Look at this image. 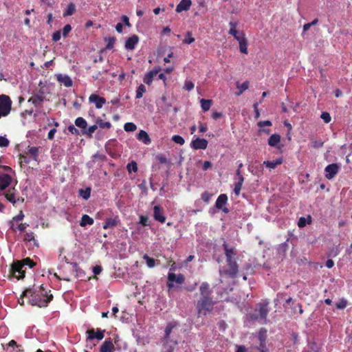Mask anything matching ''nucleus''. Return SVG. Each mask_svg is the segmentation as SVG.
Segmentation results:
<instances>
[{
	"instance_id": "f257e3e1",
	"label": "nucleus",
	"mask_w": 352,
	"mask_h": 352,
	"mask_svg": "<svg viewBox=\"0 0 352 352\" xmlns=\"http://www.w3.org/2000/svg\"><path fill=\"white\" fill-rule=\"evenodd\" d=\"M50 293V290L47 292L43 285L32 288H27L22 293V297H26L28 302L33 306L38 307H46L48 304L53 300V295Z\"/></svg>"
},
{
	"instance_id": "f03ea898",
	"label": "nucleus",
	"mask_w": 352,
	"mask_h": 352,
	"mask_svg": "<svg viewBox=\"0 0 352 352\" xmlns=\"http://www.w3.org/2000/svg\"><path fill=\"white\" fill-rule=\"evenodd\" d=\"M222 246L226 256V266L222 271L220 270V273L231 278H234L238 274L239 267L236 261V252L233 247L229 246L226 241Z\"/></svg>"
},
{
	"instance_id": "7ed1b4c3",
	"label": "nucleus",
	"mask_w": 352,
	"mask_h": 352,
	"mask_svg": "<svg viewBox=\"0 0 352 352\" xmlns=\"http://www.w3.org/2000/svg\"><path fill=\"white\" fill-rule=\"evenodd\" d=\"M36 263L30 258H25L21 261L14 262L10 270V277L15 278L16 280L23 279L25 277L27 266L32 268Z\"/></svg>"
},
{
	"instance_id": "20e7f679",
	"label": "nucleus",
	"mask_w": 352,
	"mask_h": 352,
	"mask_svg": "<svg viewBox=\"0 0 352 352\" xmlns=\"http://www.w3.org/2000/svg\"><path fill=\"white\" fill-rule=\"evenodd\" d=\"M214 304L212 297L200 298L196 303L198 314L206 316L208 312L212 311Z\"/></svg>"
},
{
	"instance_id": "39448f33",
	"label": "nucleus",
	"mask_w": 352,
	"mask_h": 352,
	"mask_svg": "<svg viewBox=\"0 0 352 352\" xmlns=\"http://www.w3.org/2000/svg\"><path fill=\"white\" fill-rule=\"evenodd\" d=\"M12 107V100L10 98L6 95L0 96V118L1 117L7 116L10 111Z\"/></svg>"
},
{
	"instance_id": "423d86ee",
	"label": "nucleus",
	"mask_w": 352,
	"mask_h": 352,
	"mask_svg": "<svg viewBox=\"0 0 352 352\" xmlns=\"http://www.w3.org/2000/svg\"><path fill=\"white\" fill-rule=\"evenodd\" d=\"M268 301H265L261 303H258L256 305V308L255 309L256 312H258V315L255 316L254 319L256 320H265V323H267V316L269 313L268 309Z\"/></svg>"
},
{
	"instance_id": "0eeeda50",
	"label": "nucleus",
	"mask_w": 352,
	"mask_h": 352,
	"mask_svg": "<svg viewBox=\"0 0 352 352\" xmlns=\"http://www.w3.org/2000/svg\"><path fill=\"white\" fill-rule=\"evenodd\" d=\"M185 281V276L182 274H175L174 273H168L167 277L166 286L168 289L175 287L174 283L177 284H183Z\"/></svg>"
},
{
	"instance_id": "6e6552de",
	"label": "nucleus",
	"mask_w": 352,
	"mask_h": 352,
	"mask_svg": "<svg viewBox=\"0 0 352 352\" xmlns=\"http://www.w3.org/2000/svg\"><path fill=\"white\" fill-rule=\"evenodd\" d=\"M45 98V92L42 89L34 91L28 102H31L35 107H41Z\"/></svg>"
},
{
	"instance_id": "1a4fd4ad",
	"label": "nucleus",
	"mask_w": 352,
	"mask_h": 352,
	"mask_svg": "<svg viewBox=\"0 0 352 352\" xmlns=\"http://www.w3.org/2000/svg\"><path fill=\"white\" fill-rule=\"evenodd\" d=\"M3 192V195L5 196L6 199L13 205H14L17 201L23 202L24 201L23 198L16 197V189L14 186L9 188Z\"/></svg>"
},
{
	"instance_id": "9d476101",
	"label": "nucleus",
	"mask_w": 352,
	"mask_h": 352,
	"mask_svg": "<svg viewBox=\"0 0 352 352\" xmlns=\"http://www.w3.org/2000/svg\"><path fill=\"white\" fill-rule=\"evenodd\" d=\"M12 177L8 173L0 172V191L8 188L12 182Z\"/></svg>"
},
{
	"instance_id": "9b49d317",
	"label": "nucleus",
	"mask_w": 352,
	"mask_h": 352,
	"mask_svg": "<svg viewBox=\"0 0 352 352\" xmlns=\"http://www.w3.org/2000/svg\"><path fill=\"white\" fill-rule=\"evenodd\" d=\"M228 202V196L226 194H221L215 203V207L225 213L229 212V209L226 206Z\"/></svg>"
},
{
	"instance_id": "f8f14e48",
	"label": "nucleus",
	"mask_w": 352,
	"mask_h": 352,
	"mask_svg": "<svg viewBox=\"0 0 352 352\" xmlns=\"http://www.w3.org/2000/svg\"><path fill=\"white\" fill-rule=\"evenodd\" d=\"M105 330H101L98 329L96 332L94 329H91L87 331L86 333L87 335V341L91 340L94 339H97L98 340H101L103 339L104 336Z\"/></svg>"
},
{
	"instance_id": "ddd939ff",
	"label": "nucleus",
	"mask_w": 352,
	"mask_h": 352,
	"mask_svg": "<svg viewBox=\"0 0 352 352\" xmlns=\"http://www.w3.org/2000/svg\"><path fill=\"white\" fill-rule=\"evenodd\" d=\"M340 166L338 164H329L324 168L325 177L328 179H333L338 173Z\"/></svg>"
},
{
	"instance_id": "4468645a",
	"label": "nucleus",
	"mask_w": 352,
	"mask_h": 352,
	"mask_svg": "<svg viewBox=\"0 0 352 352\" xmlns=\"http://www.w3.org/2000/svg\"><path fill=\"white\" fill-rule=\"evenodd\" d=\"M229 25L230 27L229 34L232 35L238 42L241 41V38H245V34L243 32H239L236 30V22L230 21Z\"/></svg>"
},
{
	"instance_id": "2eb2a0df",
	"label": "nucleus",
	"mask_w": 352,
	"mask_h": 352,
	"mask_svg": "<svg viewBox=\"0 0 352 352\" xmlns=\"http://www.w3.org/2000/svg\"><path fill=\"white\" fill-rule=\"evenodd\" d=\"M208 142L207 140L197 138L191 142L190 146L193 149L195 150L206 149L208 146Z\"/></svg>"
},
{
	"instance_id": "dca6fc26",
	"label": "nucleus",
	"mask_w": 352,
	"mask_h": 352,
	"mask_svg": "<svg viewBox=\"0 0 352 352\" xmlns=\"http://www.w3.org/2000/svg\"><path fill=\"white\" fill-rule=\"evenodd\" d=\"M89 101L91 103H94L96 109H101L106 103V99L104 98L94 94L90 95Z\"/></svg>"
},
{
	"instance_id": "f3484780",
	"label": "nucleus",
	"mask_w": 352,
	"mask_h": 352,
	"mask_svg": "<svg viewBox=\"0 0 352 352\" xmlns=\"http://www.w3.org/2000/svg\"><path fill=\"white\" fill-rule=\"evenodd\" d=\"M153 218L155 220L164 223L166 221V217L164 214V209L160 206H155L153 208Z\"/></svg>"
},
{
	"instance_id": "a211bd4d",
	"label": "nucleus",
	"mask_w": 352,
	"mask_h": 352,
	"mask_svg": "<svg viewBox=\"0 0 352 352\" xmlns=\"http://www.w3.org/2000/svg\"><path fill=\"white\" fill-rule=\"evenodd\" d=\"M199 293L201 298L212 297V290L207 282H203L199 287Z\"/></svg>"
},
{
	"instance_id": "6ab92c4d",
	"label": "nucleus",
	"mask_w": 352,
	"mask_h": 352,
	"mask_svg": "<svg viewBox=\"0 0 352 352\" xmlns=\"http://www.w3.org/2000/svg\"><path fill=\"white\" fill-rule=\"evenodd\" d=\"M160 67H156L153 70L146 73L143 78L144 82L148 85H150L153 80L154 76L157 74V73L160 72Z\"/></svg>"
},
{
	"instance_id": "aec40b11",
	"label": "nucleus",
	"mask_w": 352,
	"mask_h": 352,
	"mask_svg": "<svg viewBox=\"0 0 352 352\" xmlns=\"http://www.w3.org/2000/svg\"><path fill=\"white\" fill-rule=\"evenodd\" d=\"M119 223H120V219H119L118 216H116L114 218H107L105 220L102 228L104 230L113 228L116 227Z\"/></svg>"
},
{
	"instance_id": "412c9836",
	"label": "nucleus",
	"mask_w": 352,
	"mask_h": 352,
	"mask_svg": "<svg viewBox=\"0 0 352 352\" xmlns=\"http://www.w3.org/2000/svg\"><path fill=\"white\" fill-rule=\"evenodd\" d=\"M139 37L134 34L129 37L125 42V48L129 50H133L135 49L136 45L138 43Z\"/></svg>"
},
{
	"instance_id": "4be33fe9",
	"label": "nucleus",
	"mask_w": 352,
	"mask_h": 352,
	"mask_svg": "<svg viewBox=\"0 0 352 352\" xmlns=\"http://www.w3.org/2000/svg\"><path fill=\"white\" fill-rule=\"evenodd\" d=\"M100 352H114V345L110 338L105 340L101 344Z\"/></svg>"
},
{
	"instance_id": "5701e85b",
	"label": "nucleus",
	"mask_w": 352,
	"mask_h": 352,
	"mask_svg": "<svg viewBox=\"0 0 352 352\" xmlns=\"http://www.w3.org/2000/svg\"><path fill=\"white\" fill-rule=\"evenodd\" d=\"M192 4L191 0H182L177 6L175 11L181 12L182 11H187L190 9Z\"/></svg>"
},
{
	"instance_id": "b1692460",
	"label": "nucleus",
	"mask_w": 352,
	"mask_h": 352,
	"mask_svg": "<svg viewBox=\"0 0 352 352\" xmlns=\"http://www.w3.org/2000/svg\"><path fill=\"white\" fill-rule=\"evenodd\" d=\"M283 163V158L279 157L272 161H264L263 165L265 166L267 168L271 169H274L277 166L280 165Z\"/></svg>"
},
{
	"instance_id": "393cba45",
	"label": "nucleus",
	"mask_w": 352,
	"mask_h": 352,
	"mask_svg": "<svg viewBox=\"0 0 352 352\" xmlns=\"http://www.w3.org/2000/svg\"><path fill=\"white\" fill-rule=\"evenodd\" d=\"M57 80L63 84L66 87H70L73 85L72 80L67 75L58 74L57 76Z\"/></svg>"
},
{
	"instance_id": "a878e982",
	"label": "nucleus",
	"mask_w": 352,
	"mask_h": 352,
	"mask_svg": "<svg viewBox=\"0 0 352 352\" xmlns=\"http://www.w3.org/2000/svg\"><path fill=\"white\" fill-rule=\"evenodd\" d=\"M280 142V135L275 133L272 134L268 139V144L272 147L280 148L278 144Z\"/></svg>"
},
{
	"instance_id": "bb28decb",
	"label": "nucleus",
	"mask_w": 352,
	"mask_h": 352,
	"mask_svg": "<svg viewBox=\"0 0 352 352\" xmlns=\"http://www.w3.org/2000/svg\"><path fill=\"white\" fill-rule=\"evenodd\" d=\"M175 327V325L173 323H168L167 326L165 328L164 331V343L167 344H172L171 342H170V335L173 331V329Z\"/></svg>"
},
{
	"instance_id": "cd10ccee",
	"label": "nucleus",
	"mask_w": 352,
	"mask_h": 352,
	"mask_svg": "<svg viewBox=\"0 0 352 352\" xmlns=\"http://www.w3.org/2000/svg\"><path fill=\"white\" fill-rule=\"evenodd\" d=\"M138 140L145 144H149L151 142L148 133L144 130H141L138 134Z\"/></svg>"
},
{
	"instance_id": "c85d7f7f",
	"label": "nucleus",
	"mask_w": 352,
	"mask_h": 352,
	"mask_svg": "<svg viewBox=\"0 0 352 352\" xmlns=\"http://www.w3.org/2000/svg\"><path fill=\"white\" fill-rule=\"evenodd\" d=\"M244 182L243 176L238 177V182L234 183V192L236 196L240 195V192L242 188V186Z\"/></svg>"
},
{
	"instance_id": "c756f323",
	"label": "nucleus",
	"mask_w": 352,
	"mask_h": 352,
	"mask_svg": "<svg viewBox=\"0 0 352 352\" xmlns=\"http://www.w3.org/2000/svg\"><path fill=\"white\" fill-rule=\"evenodd\" d=\"M94 222L93 218L90 217L88 214H83L80 222V226L81 227H85L87 225L91 226L94 224Z\"/></svg>"
},
{
	"instance_id": "7c9ffc66",
	"label": "nucleus",
	"mask_w": 352,
	"mask_h": 352,
	"mask_svg": "<svg viewBox=\"0 0 352 352\" xmlns=\"http://www.w3.org/2000/svg\"><path fill=\"white\" fill-rule=\"evenodd\" d=\"M236 88L239 89L237 92H236V96H240L243 94V91L247 90L249 88V82L245 81L242 84L239 82H236Z\"/></svg>"
},
{
	"instance_id": "2f4dec72",
	"label": "nucleus",
	"mask_w": 352,
	"mask_h": 352,
	"mask_svg": "<svg viewBox=\"0 0 352 352\" xmlns=\"http://www.w3.org/2000/svg\"><path fill=\"white\" fill-rule=\"evenodd\" d=\"M75 12H76L75 5L73 3H70L68 4V6H67V8L65 9V10L64 11L63 15L64 17H66L68 16H72V14H74Z\"/></svg>"
},
{
	"instance_id": "473e14b6",
	"label": "nucleus",
	"mask_w": 352,
	"mask_h": 352,
	"mask_svg": "<svg viewBox=\"0 0 352 352\" xmlns=\"http://www.w3.org/2000/svg\"><path fill=\"white\" fill-rule=\"evenodd\" d=\"M239 50L241 53L247 54L248 53V41L246 38H241V41H239Z\"/></svg>"
},
{
	"instance_id": "72a5a7b5",
	"label": "nucleus",
	"mask_w": 352,
	"mask_h": 352,
	"mask_svg": "<svg viewBox=\"0 0 352 352\" xmlns=\"http://www.w3.org/2000/svg\"><path fill=\"white\" fill-rule=\"evenodd\" d=\"M75 124L82 129H86L87 126V121L82 117H78L76 119Z\"/></svg>"
},
{
	"instance_id": "f704fd0d",
	"label": "nucleus",
	"mask_w": 352,
	"mask_h": 352,
	"mask_svg": "<svg viewBox=\"0 0 352 352\" xmlns=\"http://www.w3.org/2000/svg\"><path fill=\"white\" fill-rule=\"evenodd\" d=\"M201 107L204 111H207L210 109L212 105V100L201 99L200 100Z\"/></svg>"
},
{
	"instance_id": "c9c22d12",
	"label": "nucleus",
	"mask_w": 352,
	"mask_h": 352,
	"mask_svg": "<svg viewBox=\"0 0 352 352\" xmlns=\"http://www.w3.org/2000/svg\"><path fill=\"white\" fill-rule=\"evenodd\" d=\"M96 122V125H98V127H100V129H110L111 127V122H104L100 118H97Z\"/></svg>"
},
{
	"instance_id": "e433bc0d",
	"label": "nucleus",
	"mask_w": 352,
	"mask_h": 352,
	"mask_svg": "<svg viewBox=\"0 0 352 352\" xmlns=\"http://www.w3.org/2000/svg\"><path fill=\"white\" fill-rule=\"evenodd\" d=\"M91 188L87 187L85 189L79 190V195L84 199L87 200L91 196Z\"/></svg>"
},
{
	"instance_id": "4c0bfd02",
	"label": "nucleus",
	"mask_w": 352,
	"mask_h": 352,
	"mask_svg": "<svg viewBox=\"0 0 352 352\" xmlns=\"http://www.w3.org/2000/svg\"><path fill=\"white\" fill-rule=\"evenodd\" d=\"M177 344V342H173V344L164 343L162 352H174L175 346Z\"/></svg>"
},
{
	"instance_id": "58836bf2",
	"label": "nucleus",
	"mask_w": 352,
	"mask_h": 352,
	"mask_svg": "<svg viewBox=\"0 0 352 352\" xmlns=\"http://www.w3.org/2000/svg\"><path fill=\"white\" fill-rule=\"evenodd\" d=\"M28 153L32 157L34 160L37 161L38 157V147H30L28 150Z\"/></svg>"
},
{
	"instance_id": "ea45409f",
	"label": "nucleus",
	"mask_w": 352,
	"mask_h": 352,
	"mask_svg": "<svg viewBox=\"0 0 352 352\" xmlns=\"http://www.w3.org/2000/svg\"><path fill=\"white\" fill-rule=\"evenodd\" d=\"M104 41L107 43L106 49L111 50L114 47L116 38L115 37H108L105 38Z\"/></svg>"
},
{
	"instance_id": "a19ab883",
	"label": "nucleus",
	"mask_w": 352,
	"mask_h": 352,
	"mask_svg": "<svg viewBox=\"0 0 352 352\" xmlns=\"http://www.w3.org/2000/svg\"><path fill=\"white\" fill-rule=\"evenodd\" d=\"M98 128V125L94 124L90 126L86 131H82V134L86 135L87 136L91 138L92 137L93 133L96 131Z\"/></svg>"
},
{
	"instance_id": "79ce46f5",
	"label": "nucleus",
	"mask_w": 352,
	"mask_h": 352,
	"mask_svg": "<svg viewBox=\"0 0 352 352\" xmlns=\"http://www.w3.org/2000/svg\"><path fill=\"white\" fill-rule=\"evenodd\" d=\"M146 92V87L144 85H140L136 90L135 98L140 99L143 96V94Z\"/></svg>"
},
{
	"instance_id": "37998d69",
	"label": "nucleus",
	"mask_w": 352,
	"mask_h": 352,
	"mask_svg": "<svg viewBox=\"0 0 352 352\" xmlns=\"http://www.w3.org/2000/svg\"><path fill=\"white\" fill-rule=\"evenodd\" d=\"M143 258L146 261L148 267L152 268L155 267V260L154 258L149 257L147 254H144Z\"/></svg>"
},
{
	"instance_id": "c03bdc74",
	"label": "nucleus",
	"mask_w": 352,
	"mask_h": 352,
	"mask_svg": "<svg viewBox=\"0 0 352 352\" xmlns=\"http://www.w3.org/2000/svg\"><path fill=\"white\" fill-rule=\"evenodd\" d=\"M124 129L127 132H133L137 129L136 125L133 122H126L124 125Z\"/></svg>"
},
{
	"instance_id": "a18cd8bd",
	"label": "nucleus",
	"mask_w": 352,
	"mask_h": 352,
	"mask_svg": "<svg viewBox=\"0 0 352 352\" xmlns=\"http://www.w3.org/2000/svg\"><path fill=\"white\" fill-rule=\"evenodd\" d=\"M126 168L129 173H135L138 171V164L135 162L133 161L127 164Z\"/></svg>"
},
{
	"instance_id": "49530a36",
	"label": "nucleus",
	"mask_w": 352,
	"mask_h": 352,
	"mask_svg": "<svg viewBox=\"0 0 352 352\" xmlns=\"http://www.w3.org/2000/svg\"><path fill=\"white\" fill-rule=\"evenodd\" d=\"M339 246H340V245L333 246L329 250L328 256H333V257H335V256H338L339 254V253H340V248H339Z\"/></svg>"
},
{
	"instance_id": "de8ad7c7",
	"label": "nucleus",
	"mask_w": 352,
	"mask_h": 352,
	"mask_svg": "<svg viewBox=\"0 0 352 352\" xmlns=\"http://www.w3.org/2000/svg\"><path fill=\"white\" fill-rule=\"evenodd\" d=\"M24 240L27 241H33L34 245H36V240L34 238V234L32 232H26L25 234Z\"/></svg>"
},
{
	"instance_id": "09e8293b",
	"label": "nucleus",
	"mask_w": 352,
	"mask_h": 352,
	"mask_svg": "<svg viewBox=\"0 0 352 352\" xmlns=\"http://www.w3.org/2000/svg\"><path fill=\"white\" fill-rule=\"evenodd\" d=\"M309 220L307 221L305 217H300L298 222V227L304 228L305 226H306L307 224H309L311 222L310 216H309Z\"/></svg>"
},
{
	"instance_id": "8fccbe9b",
	"label": "nucleus",
	"mask_w": 352,
	"mask_h": 352,
	"mask_svg": "<svg viewBox=\"0 0 352 352\" xmlns=\"http://www.w3.org/2000/svg\"><path fill=\"white\" fill-rule=\"evenodd\" d=\"M172 140L179 145H183L185 143L184 139L179 135H175L172 137Z\"/></svg>"
},
{
	"instance_id": "3c124183",
	"label": "nucleus",
	"mask_w": 352,
	"mask_h": 352,
	"mask_svg": "<svg viewBox=\"0 0 352 352\" xmlns=\"http://www.w3.org/2000/svg\"><path fill=\"white\" fill-rule=\"evenodd\" d=\"M183 41L186 44H191L195 41V38L192 37V33L190 32H188L186 33V35Z\"/></svg>"
},
{
	"instance_id": "603ef678",
	"label": "nucleus",
	"mask_w": 352,
	"mask_h": 352,
	"mask_svg": "<svg viewBox=\"0 0 352 352\" xmlns=\"http://www.w3.org/2000/svg\"><path fill=\"white\" fill-rule=\"evenodd\" d=\"M10 144L9 140L5 136H0V147H8Z\"/></svg>"
},
{
	"instance_id": "864d4df0",
	"label": "nucleus",
	"mask_w": 352,
	"mask_h": 352,
	"mask_svg": "<svg viewBox=\"0 0 352 352\" xmlns=\"http://www.w3.org/2000/svg\"><path fill=\"white\" fill-rule=\"evenodd\" d=\"M320 118L327 124L329 123L331 120V117L328 112H322L320 116Z\"/></svg>"
},
{
	"instance_id": "5fc2aeb1",
	"label": "nucleus",
	"mask_w": 352,
	"mask_h": 352,
	"mask_svg": "<svg viewBox=\"0 0 352 352\" xmlns=\"http://www.w3.org/2000/svg\"><path fill=\"white\" fill-rule=\"evenodd\" d=\"M28 226L29 225L28 223H20L16 228H14V226L12 225L11 226V228L13 231H16V230L17 229L20 232H23Z\"/></svg>"
},
{
	"instance_id": "6e6d98bb",
	"label": "nucleus",
	"mask_w": 352,
	"mask_h": 352,
	"mask_svg": "<svg viewBox=\"0 0 352 352\" xmlns=\"http://www.w3.org/2000/svg\"><path fill=\"white\" fill-rule=\"evenodd\" d=\"M347 305V302L345 299H342L339 302L336 304V307L338 309H344Z\"/></svg>"
},
{
	"instance_id": "4d7b16f0",
	"label": "nucleus",
	"mask_w": 352,
	"mask_h": 352,
	"mask_svg": "<svg viewBox=\"0 0 352 352\" xmlns=\"http://www.w3.org/2000/svg\"><path fill=\"white\" fill-rule=\"evenodd\" d=\"M72 30V26L69 25V24H67L64 26L63 29V32H62V34H63V37H67L68 34L71 32Z\"/></svg>"
},
{
	"instance_id": "13d9d810",
	"label": "nucleus",
	"mask_w": 352,
	"mask_h": 352,
	"mask_svg": "<svg viewBox=\"0 0 352 352\" xmlns=\"http://www.w3.org/2000/svg\"><path fill=\"white\" fill-rule=\"evenodd\" d=\"M212 197V195L210 193H209L208 192H206L205 191L204 192H203L201 194V199L204 201V202H208L209 200Z\"/></svg>"
},
{
	"instance_id": "bf43d9fd",
	"label": "nucleus",
	"mask_w": 352,
	"mask_h": 352,
	"mask_svg": "<svg viewBox=\"0 0 352 352\" xmlns=\"http://www.w3.org/2000/svg\"><path fill=\"white\" fill-rule=\"evenodd\" d=\"M195 85L192 82L186 80L184 84V89L187 91H191L194 89Z\"/></svg>"
},
{
	"instance_id": "052dcab7",
	"label": "nucleus",
	"mask_w": 352,
	"mask_h": 352,
	"mask_svg": "<svg viewBox=\"0 0 352 352\" xmlns=\"http://www.w3.org/2000/svg\"><path fill=\"white\" fill-rule=\"evenodd\" d=\"M324 142L322 140H314L312 142V147L314 148H318L323 146Z\"/></svg>"
},
{
	"instance_id": "680f3d73",
	"label": "nucleus",
	"mask_w": 352,
	"mask_h": 352,
	"mask_svg": "<svg viewBox=\"0 0 352 352\" xmlns=\"http://www.w3.org/2000/svg\"><path fill=\"white\" fill-rule=\"evenodd\" d=\"M61 37V33L60 31H56L52 34V41L54 42H57L60 39Z\"/></svg>"
},
{
	"instance_id": "e2e57ef3",
	"label": "nucleus",
	"mask_w": 352,
	"mask_h": 352,
	"mask_svg": "<svg viewBox=\"0 0 352 352\" xmlns=\"http://www.w3.org/2000/svg\"><path fill=\"white\" fill-rule=\"evenodd\" d=\"M67 129L72 134L76 135H78L80 134L79 131L74 125H69Z\"/></svg>"
},
{
	"instance_id": "0e129e2a",
	"label": "nucleus",
	"mask_w": 352,
	"mask_h": 352,
	"mask_svg": "<svg viewBox=\"0 0 352 352\" xmlns=\"http://www.w3.org/2000/svg\"><path fill=\"white\" fill-rule=\"evenodd\" d=\"M157 159L159 161V162L161 164H167L168 163V160L164 155H162V154L158 155L157 156Z\"/></svg>"
},
{
	"instance_id": "69168bd1",
	"label": "nucleus",
	"mask_w": 352,
	"mask_h": 352,
	"mask_svg": "<svg viewBox=\"0 0 352 352\" xmlns=\"http://www.w3.org/2000/svg\"><path fill=\"white\" fill-rule=\"evenodd\" d=\"M23 218H24L23 213L22 211H20L17 215L14 216L12 218V221H20L23 220Z\"/></svg>"
},
{
	"instance_id": "338daca9",
	"label": "nucleus",
	"mask_w": 352,
	"mask_h": 352,
	"mask_svg": "<svg viewBox=\"0 0 352 352\" xmlns=\"http://www.w3.org/2000/svg\"><path fill=\"white\" fill-rule=\"evenodd\" d=\"M257 124L261 128L264 127L265 126H270L272 125V122L270 120L260 121L258 122Z\"/></svg>"
},
{
	"instance_id": "774afa93",
	"label": "nucleus",
	"mask_w": 352,
	"mask_h": 352,
	"mask_svg": "<svg viewBox=\"0 0 352 352\" xmlns=\"http://www.w3.org/2000/svg\"><path fill=\"white\" fill-rule=\"evenodd\" d=\"M148 217L146 216L142 215L140 218V223L143 226H148Z\"/></svg>"
}]
</instances>
